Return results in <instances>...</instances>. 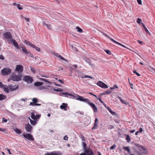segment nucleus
I'll return each mask as SVG.
<instances>
[{"mask_svg": "<svg viewBox=\"0 0 155 155\" xmlns=\"http://www.w3.org/2000/svg\"><path fill=\"white\" fill-rule=\"evenodd\" d=\"M63 95H65V97H68L71 95L67 92L63 93L62 94Z\"/></svg>", "mask_w": 155, "mask_h": 155, "instance_id": "nucleus-44", "label": "nucleus"}, {"mask_svg": "<svg viewBox=\"0 0 155 155\" xmlns=\"http://www.w3.org/2000/svg\"><path fill=\"white\" fill-rule=\"evenodd\" d=\"M83 149H84V151H85V149H87L86 148V144L85 143H84V142L83 143Z\"/></svg>", "mask_w": 155, "mask_h": 155, "instance_id": "nucleus-42", "label": "nucleus"}, {"mask_svg": "<svg viewBox=\"0 0 155 155\" xmlns=\"http://www.w3.org/2000/svg\"><path fill=\"white\" fill-rule=\"evenodd\" d=\"M126 139L128 142H129L130 141V137L129 135H127Z\"/></svg>", "mask_w": 155, "mask_h": 155, "instance_id": "nucleus-41", "label": "nucleus"}, {"mask_svg": "<svg viewBox=\"0 0 155 155\" xmlns=\"http://www.w3.org/2000/svg\"><path fill=\"white\" fill-rule=\"evenodd\" d=\"M55 55L58 58L61 59L62 60H64L65 61H67V60L65 59L64 58L62 57L61 55L58 53H55Z\"/></svg>", "mask_w": 155, "mask_h": 155, "instance_id": "nucleus-21", "label": "nucleus"}, {"mask_svg": "<svg viewBox=\"0 0 155 155\" xmlns=\"http://www.w3.org/2000/svg\"><path fill=\"white\" fill-rule=\"evenodd\" d=\"M20 48H22V50L23 52L26 55L29 53V51H27V50L25 47L23 46H20Z\"/></svg>", "mask_w": 155, "mask_h": 155, "instance_id": "nucleus-20", "label": "nucleus"}, {"mask_svg": "<svg viewBox=\"0 0 155 155\" xmlns=\"http://www.w3.org/2000/svg\"><path fill=\"white\" fill-rule=\"evenodd\" d=\"M68 104L65 103H63L62 105L60 106V108L61 109H63L64 110H67V107H68Z\"/></svg>", "mask_w": 155, "mask_h": 155, "instance_id": "nucleus-16", "label": "nucleus"}, {"mask_svg": "<svg viewBox=\"0 0 155 155\" xmlns=\"http://www.w3.org/2000/svg\"><path fill=\"white\" fill-rule=\"evenodd\" d=\"M23 71V67L21 65H17L15 69V73L18 72V74H21Z\"/></svg>", "mask_w": 155, "mask_h": 155, "instance_id": "nucleus-4", "label": "nucleus"}, {"mask_svg": "<svg viewBox=\"0 0 155 155\" xmlns=\"http://www.w3.org/2000/svg\"><path fill=\"white\" fill-rule=\"evenodd\" d=\"M18 87V85L15 84L14 85H11L9 86V88L11 91H14L16 90Z\"/></svg>", "mask_w": 155, "mask_h": 155, "instance_id": "nucleus-18", "label": "nucleus"}, {"mask_svg": "<svg viewBox=\"0 0 155 155\" xmlns=\"http://www.w3.org/2000/svg\"><path fill=\"white\" fill-rule=\"evenodd\" d=\"M98 126H96L94 125L92 128V130H94L98 128Z\"/></svg>", "mask_w": 155, "mask_h": 155, "instance_id": "nucleus-55", "label": "nucleus"}, {"mask_svg": "<svg viewBox=\"0 0 155 155\" xmlns=\"http://www.w3.org/2000/svg\"><path fill=\"white\" fill-rule=\"evenodd\" d=\"M25 129L27 132L30 133L32 129V127L30 124L28 123V124L25 125Z\"/></svg>", "mask_w": 155, "mask_h": 155, "instance_id": "nucleus-11", "label": "nucleus"}, {"mask_svg": "<svg viewBox=\"0 0 155 155\" xmlns=\"http://www.w3.org/2000/svg\"><path fill=\"white\" fill-rule=\"evenodd\" d=\"M54 90L57 91H62V89L61 88H58V89H55Z\"/></svg>", "mask_w": 155, "mask_h": 155, "instance_id": "nucleus-56", "label": "nucleus"}, {"mask_svg": "<svg viewBox=\"0 0 155 155\" xmlns=\"http://www.w3.org/2000/svg\"><path fill=\"white\" fill-rule=\"evenodd\" d=\"M30 105L34 106H40L41 104H37V103H34L33 102H30Z\"/></svg>", "mask_w": 155, "mask_h": 155, "instance_id": "nucleus-29", "label": "nucleus"}, {"mask_svg": "<svg viewBox=\"0 0 155 155\" xmlns=\"http://www.w3.org/2000/svg\"><path fill=\"white\" fill-rule=\"evenodd\" d=\"M108 129H112L114 128V126L112 125H109L108 126Z\"/></svg>", "mask_w": 155, "mask_h": 155, "instance_id": "nucleus-47", "label": "nucleus"}, {"mask_svg": "<svg viewBox=\"0 0 155 155\" xmlns=\"http://www.w3.org/2000/svg\"><path fill=\"white\" fill-rule=\"evenodd\" d=\"M6 98V96L2 94H0V101L4 100Z\"/></svg>", "mask_w": 155, "mask_h": 155, "instance_id": "nucleus-27", "label": "nucleus"}, {"mask_svg": "<svg viewBox=\"0 0 155 155\" xmlns=\"http://www.w3.org/2000/svg\"><path fill=\"white\" fill-rule=\"evenodd\" d=\"M89 78L92 79H94V78L92 77L86 75H85L84 77H81L82 78Z\"/></svg>", "mask_w": 155, "mask_h": 155, "instance_id": "nucleus-40", "label": "nucleus"}, {"mask_svg": "<svg viewBox=\"0 0 155 155\" xmlns=\"http://www.w3.org/2000/svg\"><path fill=\"white\" fill-rule=\"evenodd\" d=\"M26 55L27 56H28L29 57H31V58H34V56L32 54H31L30 51H29V53H28Z\"/></svg>", "mask_w": 155, "mask_h": 155, "instance_id": "nucleus-36", "label": "nucleus"}, {"mask_svg": "<svg viewBox=\"0 0 155 155\" xmlns=\"http://www.w3.org/2000/svg\"><path fill=\"white\" fill-rule=\"evenodd\" d=\"M7 120L6 119H5L4 118H2V123H6L7 122Z\"/></svg>", "mask_w": 155, "mask_h": 155, "instance_id": "nucleus-51", "label": "nucleus"}, {"mask_svg": "<svg viewBox=\"0 0 155 155\" xmlns=\"http://www.w3.org/2000/svg\"><path fill=\"white\" fill-rule=\"evenodd\" d=\"M30 122L31 124L33 125H34L37 124V120H30Z\"/></svg>", "mask_w": 155, "mask_h": 155, "instance_id": "nucleus-33", "label": "nucleus"}, {"mask_svg": "<svg viewBox=\"0 0 155 155\" xmlns=\"http://www.w3.org/2000/svg\"><path fill=\"white\" fill-rule=\"evenodd\" d=\"M107 109L109 111V112L112 114L113 115L114 114H115V113L112 111L111 109L109 107H107Z\"/></svg>", "mask_w": 155, "mask_h": 155, "instance_id": "nucleus-38", "label": "nucleus"}, {"mask_svg": "<svg viewBox=\"0 0 155 155\" xmlns=\"http://www.w3.org/2000/svg\"><path fill=\"white\" fill-rule=\"evenodd\" d=\"M26 20V21H27V22H29V19L28 18H24Z\"/></svg>", "mask_w": 155, "mask_h": 155, "instance_id": "nucleus-63", "label": "nucleus"}, {"mask_svg": "<svg viewBox=\"0 0 155 155\" xmlns=\"http://www.w3.org/2000/svg\"><path fill=\"white\" fill-rule=\"evenodd\" d=\"M24 137L31 141H34V139L33 136L30 134H22Z\"/></svg>", "mask_w": 155, "mask_h": 155, "instance_id": "nucleus-7", "label": "nucleus"}, {"mask_svg": "<svg viewBox=\"0 0 155 155\" xmlns=\"http://www.w3.org/2000/svg\"><path fill=\"white\" fill-rule=\"evenodd\" d=\"M77 29V31L80 32V33H82L83 32L81 28L79 26H77L76 28Z\"/></svg>", "mask_w": 155, "mask_h": 155, "instance_id": "nucleus-35", "label": "nucleus"}, {"mask_svg": "<svg viewBox=\"0 0 155 155\" xmlns=\"http://www.w3.org/2000/svg\"><path fill=\"white\" fill-rule=\"evenodd\" d=\"M77 113H78L80 114L83 115L84 114V112L82 111H78Z\"/></svg>", "mask_w": 155, "mask_h": 155, "instance_id": "nucleus-50", "label": "nucleus"}, {"mask_svg": "<svg viewBox=\"0 0 155 155\" xmlns=\"http://www.w3.org/2000/svg\"><path fill=\"white\" fill-rule=\"evenodd\" d=\"M31 118L34 120H36L37 119H39L40 116L38 114L35 115L34 112H31Z\"/></svg>", "mask_w": 155, "mask_h": 155, "instance_id": "nucleus-12", "label": "nucleus"}, {"mask_svg": "<svg viewBox=\"0 0 155 155\" xmlns=\"http://www.w3.org/2000/svg\"><path fill=\"white\" fill-rule=\"evenodd\" d=\"M80 155H87V153L85 152L84 153H81Z\"/></svg>", "mask_w": 155, "mask_h": 155, "instance_id": "nucleus-64", "label": "nucleus"}, {"mask_svg": "<svg viewBox=\"0 0 155 155\" xmlns=\"http://www.w3.org/2000/svg\"><path fill=\"white\" fill-rule=\"evenodd\" d=\"M137 146L139 148L138 149L139 152L138 154L139 155H143V154H147V149L143 147V146L137 144Z\"/></svg>", "mask_w": 155, "mask_h": 155, "instance_id": "nucleus-2", "label": "nucleus"}, {"mask_svg": "<svg viewBox=\"0 0 155 155\" xmlns=\"http://www.w3.org/2000/svg\"><path fill=\"white\" fill-rule=\"evenodd\" d=\"M45 155H61V153L57 151H53L50 153H47Z\"/></svg>", "mask_w": 155, "mask_h": 155, "instance_id": "nucleus-13", "label": "nucleus"}, {"mask_svg": "<svg viewBox=\"0 0 155 155\" xmlns=\"http://www.w3.org/2000/svg\"><path fill=\"white\" fill-rule=\"evenodd\" d=\"M137 3L139 4V5H141L142 4V2L141 0H137Z\"/></svg>", "mask_w": 155, "mask_h": 155, "instance_id": "nucleus-58", "label": "nucleus"}, {"mask_svg": "<svg viewBox=\"0 0 155 155\" xmlns=\"http://www.w3.org/2000/svg\"><path fill=\"white\" fill-rule=\"evenodd\" d=\"M114 43H115L116 44H117L120 45L121 46H122V47L124 48H127V47H126V46H125V45H122V44L115 41V40H114V41L113 42Z\"/></svg>", "mask_w": 155, "mask_h": 155, "instance_id": "nucleus-28", "label": "nucleus"}, {"mask_svg": "<svg viewBox=\"0 0 155 155\" xmlns=\"http://www.w3.org/2000/svg\"><path fill=\"white\" fill-rule=\"evenodd\" d=\"M34 46H32V47L34 48L35 49L38 51H40V48L39 47L35 46L34 45H33Z\"/></svg>", "mask_w": 155, "mask_h": 155, "instance_id": "nucleus-34", "label": "nucleus"}, {"mask_svg": "<svg viewBox=\"0 0 155 155\" xmlns=\"http://www.w3.org/2000/svg\"><path fill=\"white\" fill-rule=\"evenodd\" d=\"M105 51L107 54H111V52L109 50H105Z\"/></svg>", "mask_w": 155, "mask_h": 155, "instance_id": "nucleus-52", "label": "nucleus"}, {"mask_svg": "<svg viewBox=\"0 0 155 155\" xmlns=\"http://www.w3.org/2000/svg\"><path fill=\"white\" fill-rule=\"evenodd\" d=\"M103 35H104V36L107 37L110 40L112 41L113 42L114 41V40L109 37V36L107 35V34H106L105 33L103 32H101Z\"/></svg>", "mask_w": 155, "mask_h": 155, "instance_id": "nucleus-24", "label": "nucleus"}, {"mask_svg": "<svg viewBox=\"0 0 155 155\" xmlns=\"http://www.w3.org/2000/svg\"><path fill=\"white\" fill-rule=\"evenodd\" d=\"M11 42L12 43L14 46L17 49H19L20 47L18 46V44L16 41L14 39H12L11 40Z\"/></svg>", "mask_w": 155, "mask_h": 155, "instance_id": "nucleus-14", "label": "nucleus"}, {"mask_svg": "<svg viewBox=\"0 0 155 155\" xmlns=\"http://www.w3.org/2000/svg\"><path fill=\"white\" fill-rule=\"evenodd\" d=\"M5 85L3 84L2 82H0V87L2 88H3V87L5 86Z\"/></svg>", "mask_w": 155, "mask_h": 155, "instance_id": "nucleus-54", "label": "nucleus"}, {"mask_svg": "<svg viewBox=\"0 0 155 155\" xmlns=\"http://www.w3.org/2000/svg\"><path fill=\"white\" fill-rule=\"evenodd\" d=\"M4 58V56L2 55H0V59L3 60Z\"/></svg>", "mask_w": 155, "mask_h": 155, "instance_id": "nucleus-60", "label": "nucleus"}, {"mask_svg": "<svg viewBox=\"0 0 155 155\" xmlns=\"http://www.w3.org/2000/svg\"><path fill=\"white\" fill-rule=\"evenodd\" d=\"M133 73L135 74L138 76H140V74L137 73L136 70L134 71Z\"/></svg>", "mask_w": 155, "mask_h": 155, "instance_id": "nucleus-49", "label": "nucleus"}, {"mask_svg": "<svg viewBox=\"0 0 155 155\" xmlns=\"http://www.w3.org/2000/svg\"><path fill=\"white\" fill-rule=\"evenodd\" d=\"M111 93V91L109 90H107L105 91H104L103 92V93L102 94V95H104V94H109Z\"/></svg>", "mask_w": 155, "mask_h": 155, "instance_id": "nucleus-30", "label": "nucleus"}, {"mask_svg": "<svg viewBox=\"0 0 155 155\" xmlns=\"http://www.w3.org/2000/svg\"><path fill=\"white\" fill-rule=\"evenodd\" d=\"M3 88L4 89L5 92L7 93H8L9 92V91L8 89V87L7 86L5 85Z\"/></svg>", "mask_w": 155, "mask_h": 155, "instance_id": "nucleus-32", "label": "nucleus"}, {"mask_svg": "<svg viewBox=\"0 0 155 155\" xmlns=\"http://www.w3.org/2000/svg\"><path fill=\"white\" fill-rule=\"evenodd\" d=\"M31 71L33 73H35V68H33L32 67L31 68Z\"/></svg>", "mask_w": 155, "mask_h": 155, "instance_id": "nucleus-46", "label": "nucleus"}, {"mask_svg": "<svg viewBox=\"0 0 155 155\" xmlns=\"http://www.w3.org/2000/svg\"><path fill=\"white\" fill-rule=\"evenodd\" d=\"M117 87H118L117 86V85H114L113 86V87H110V89H114L116 88H117Z\"/></svg>", "mask_w": 155, "mask_h": 155, "instance_id": "nucleus-48", "label": "nucleus"}, {"mask_svg": "<svg viewBox=\"0 0 155 155\" xmlns=\"http://www.w3.org/2000/svg\"><path fill=\"white\" fill-rule=\"evenodd\" d=\"M116 145H114L111 146L110 147V149H114L115 147H116Z\"/></svg>", "mask_w": 155, "mask_h": 155, "instance_id": "nucleus-59", "label": "nucleus"}, {"mask_svg": "<svg viewBox=\"0 0 155 155\" xmlns=\"http://www.w3.org/2000/svg\"><path fill=\"white\" fill-rule=\"evenodd\" d=\"M5 131V129H2V128H0V131H2V132H4Z\"/></svg>", "mask_w": 155, "mask_h": 155, "instance_id": "nucleus-61", "label": "nucleus"}, {"mask_svg": "<svg viewBox=\"0 0 155 155\" xmlns=\"http://www.w3.org/2000/svg\"><path fill=\"white\" fill-rule=\"evenodd\" d=\"M83 97L79 95H77L76 97V99L81 101H83L84 102L87 103L88 102L89 99H84Z\"/></svg>", "mask_w": 155, "mask_h": 155, "instance_id": "nucleus-9", "label": "nucleus"}, {"mask_svg": "<svg viewBox=\"0 0 155 155\" xmlns=\"http://www.w3.org/2000/svg\"><path fill=\"white\" fill-rule=\"evenodd\" d=\"M4 36L8 40L11 41V40L12 39V35L9 32H7L5 33L4 35Z\"/></svg>", "mask_w": 155, "mask_h": 155, "instance_id": "nucleus-8", "label": "nucleus"}, {"mask_svg": "<svg viewBox=\"0 0 155 155\" xmlns=\"http://www.w3.org/2000/svg\"><path fill=\"white\" fill-rule=\"evenodd\" d=\"M97 98L99 101L101 103L104 104V102H103L101 99V97H97Z\"/></svg>", "mask_w": 155, "mask_h": 155, "instance_id": "nucleus-43", "label": "nucleus"}, {"mask_svg": "<svg viewBox=\"0 0 155 155\" xmlns=\"http://www.w3.org/2000/svg\"><path fill=\"white\" fill-rule=\"evenodd\" d=\"M98 123V120L97 118H96L95 120L94 123V125L96 126H98L97 124Z\"/></svg>", "mask_w": 155, "mask_h": 155, "instance_id": "nucleus-37", "label": "nucleus"}, {"mask_svg": "<svg viewBox=\"0 0 155 155\" xmlns=\"http://www.w3.org/2000/svg\"><path fill=\"white\" fill-rule=\"evenodd\" d=\"M97 84L102 88H106L108 87V86L107 85L101 81H98Z\"/></svg>", "mask_w": 155, "mask_h": 155, "instance_id": "nucleus-10", "label": "nucleus"}, {"mask_svg": "<svg viewBox=\"0 0 155 155\" xmlns=\"http://www.w3.org/2000/svg\"><path fill=\"white\" fill-rule=\"evenodd\" d=\"M23 80L28 83H31L34 81L32 78L29 76L26 75L24 77Z\"/></svg>", "mask_w": 155, "mask_h": 155, "instance_id": "nucleus-5", "label": "nucleus"}, {"mask_svg": "<svg viewBox=\"0 0 155 155\" xmlns=\"http://www.w3.org/2000/svg\"><path fill=\"white\" fill-rule=\"evenodd\" d=\"M117 98L120 100V101L122 102V103L123 104H124L125 105H128L129 103L126 101L123 100L119 96H118Z\"/></svg>", "mask_w": 155, "mask_h": 155, "instance_id": "nucleus-19", "label": "nucleus"}, {"mask_svg": "<svg viewBox=\"0 0 155 155\" xmlns=\"http://www.w3.org/2000/svg\"><path fill=\"white\" fill-rule=\"evenodd\" d=\"M14 130L16 133L18 134H20L21 133V131L20 130L17 128L15 129Z\"/></svg>", "mask_w": 155, "mask_h": 155, "instance_id": "nucleus-31", "label": "nucleus"}, {"mask_svg": "<svg viewBox=\"0 0 155 155\" xmlns=\"http://www.w3.org/2000/svg\"><path fill=\"white\" fill-rule=\"evenodd\" d=\"M43 84V83L39 82H36L34 83V85L36 86H40Z\"/></svg>", "mask_w": 155, "mask_h": 155, "instance_id": "nucleus-25", "label": "nucleus"}, {"mask_svg": "<svg viewBox=\"0 0 155 155\" xmlns=\"http://www.w3.org/2000/svg\"><path fill=\"white\" fill-rule=\"evenodd\" d=\"M12 70L8 68H4L1 70V73L4 75H8L11 74Z\"/></svg>", "mask_w": 155, "mask_h": 155, "instance_id": "nucleus-3", "label": "nucleus"}, {"mask_svg": "<svg viewBox=\"0 0 155 155\" xmlns=\"http://www.w3.org/2000/svg\"><path fill=\"white\" fill-rule=\"evenodd\" d=\"M145 29V32L147 33L148 34H150V32L148 30L147 28L146 27L145 28H144Z\"/></svg>", "mask_w": 155, "mask_h": 155, "instance_id": "nucleus-53", "label": "nucleus"}, {"mask_svg": "<svg viewBox=\"0 0 155 155\" xmlns=\"http://www.w3.org/2000/svg\"><path fill=\"white\" fill-rule=\"evenodd\" d=\"M68 137L67 135H65L63 137L64 140H68Z\"/></svg>", "mask_w": 155, "mask_h": 155, "instance_id": "nucleus-57", "label": "nucleus"}, {"mask_svg": "<svg viewBox=\"0 0 155 155\" xmlns=\"http://www.w3.org/2000/svg\"><path fill=\"white\" fill-rule=\"evenodd\" d=\"M85 152L87 153V155H94L93 152L91 149H85Z\"/></svg>", "mask_w": 155, "mask_h": 155, "instance_id": "nucleus-15", "label": "nucleus"}, {"mask_svg": "<svg viewBox=\"0 0 155 155\" xmlns=\"http://www.w3.org/2000/svg\"><path fill=\"white\" fill-rule=\"evenodd\" d=\"M123 149L125 150H126V151H127L129 153H130L131 151H130V149H129V147H123Z\"/></svg>", "mask_w": 155, "mask_h": 155, "instance_id": "nucleus-26", "label": "nucleus"}, {"mask_svg": "<svg viewBox=\"0 0 155 155\" xmlns=\"http://www.w3.org/2000/svg\"><path fill=\"white\" fill-rule=\"evenodd\" d=\"M24 43L26 45L30 46L31 47H32V46H34L33 44L31 43L29 41L25 40L24 41Z\"/></svg>", "mask_w": 155, "mask_h": 155, "instance_id": "nucleus-23", "label": "nucleus"}, {"mask_svg": "<svg viewBox=\"0 0 155 155\" xmlns=\"http://www.w3.org/2000/svg\"><path fill=\"white\" fill-rule=\"evenodd\" d=\"M43 25L44 26H45L49 30H51V25L50 24H48V22H42Z\"/></svg>", "mask_w": 155, "mask_h": 155, "instance_id": "nucleus-17", "label": "nucleus"}, {"mask_svg": "<svg viewBox=\"0 0 155 155\" xmlns=\"http://www.w3.org/2000/svg\"><path fill=\"white\" fill-rule=\"evenodd\" d=\"M87 103L93 109L94 112H96L97 111V107L95 104L92 103V102L90 101V100L89 99L88 102H87Z\"/></svg>", "mask_w": 155, "mask_h": 155, "instance_id": "nucleus-6", "label": "nucleus"}, {"mask_svg": "<svg viewBox=\"0 0 155 155\" xmlns=\"http://www.w3.org/2000/svg\"><path fill=\"white\" fill-rule=\"evenodd\" d=\"M12 5L14 6H16L19 10H21L23 9V8L21 7V5L18 4L13 3H12Z\"/></svg>", "mask_w": 155, "mask_h": 155, "instance_id": "nucleus-22", "label": "nucleus"}, {"mask_svg": "<svg viewBox=\"0 0 155 155\" xmlns=\"http://www.w3.org/2000/svg\"><path fill=\"white\" fill-rule=\"evenodd\" d=\"M141 21L142 20L140 18H138L137 19V22L138 24H140Z\"/></svg>", "mask_w": 155, "mask_h": 155, "instance_id": "nucleus-45", "label": "nucleus"}, {"mask_svg": "<svg viewBox=\"0 0 155 155\" xmlns=\"http://www.w3.org/2000/svg\"><path fill=\"white\" fill-rule=\"evenodd\" d=\"M143 129L142 128H140L139 129V131H138L139 133L141 132L142 131Z\"/></svg>", "mask_w": 155, "mask_h": 155, "instance_id": "nucleus-62", "label": "nucleus"}, {"mask_svg": "<svg viewBox=\"0 0 155 155\" xmlns=\"http://www.w3.org/2000/svg\"><path fill=\"white\" fill-rule=\"evenodd\" d=\"M21 74H16V73H12L10 76V80H12L14 81H19L21 80Z\"/></svg>", "mask_w": 155, "mask_h": 155, "instance_id": "nucleus-1", "label": "nucleus"}, {"mask_svg": "<svg viewBox=\"0 0 155 155\" xmlns=\"http://www.w3.org/2000/svg\"><path fill=\"white\" fill-rule=\"evenodd\" d=\"M32 101L34 103H37L38 102V100L36 98H34L32 99Z\"/></svg>", "mask_w": 155, "mask_h": 155, "instance_id": "nucleus-39", "label": "nucleus"}]
</instances>
